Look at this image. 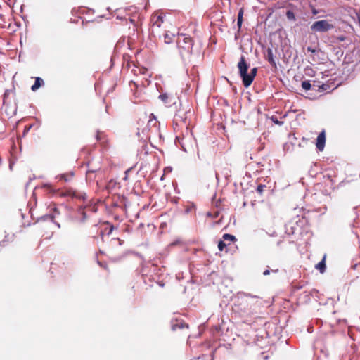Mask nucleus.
<instances>
[{
    "label": "nucleus",
    "instance_id": "obj_11",
    "mask_svg": "<svg viewBox=\"0 0 360 360\" xmlns=\"http://www.w3.org/2000/svg\"><path fill=\"white\" fill-rule=\"evenodd\" d=\"M105 225V229H101L99 233L102 239L103 238L104 233H106V234L109 236L112 233V232L114 229V226L112 225H110L109 223H106Z\"/></svg>",
    "mask_w": 360,
    "mask_h": 360
},
{
    "label": "nucleus",
    "instance_id": "obj_25",
    "mask_svg": "<svg viewBox=\"0 0 360 360\" xmlns=\"http://www.w3.org/2000/svg\"><path fill=\"white\" fill-rule=\"evenodd\" d=\"M184 327H188V325L184 323H177L172 326V330H174L176 328H183Z\"/></svg>",
    "mask_w": 360,
    "mask_h": 360
},
{
    "label": "nucleus",
    "instance_id": "obj_4",
    "mask_svg": "<svg viewBox=\"0 0 360 360\" xmlns=\"http://www.w3.org/2000/svg\"><path fill=\"white\" fill-rule=\"evenodd\" d=\"M164 22V16L162 15L154 14L150 19L151 33L155 37L161 38V33L159 30Z\"/></svg>",
    "mask_w": 360,
    "mask_h": 360
},
{
    "label": "nucleus",
    "instance_id": "obj_35",
    "mask_svg": "<svg viewBox=\"0 0 360 360\" xmlns=\"http://www.w3.org/2000/svg\"><path fill=\"white\" fill-rule=\"evenodd\" d=\"M96 139H97L98 140L101 139V135H100L99 134H98L96 135Z\"/></svg>",
    "mask_w": 360,
    "mask_h": 360
},
{
    "label": "nucleus",
    "instance_id": "obj_37",
    "mask_svg": "<svg viewBox=\"0 0 360 360\" xmlns=\"http://www.w3.org/2000/svg\"><path fill=\"white\" fill-rule=\"evenodd\" d=\"M150 137H151V134H148L147 135V138H148L149 139H150Z\"/></svg>",
    "mask_w": 360,
    "mask_h": 360
},
{
    "label": "nucleus",
    "instance_id": "obj_15",
    "mask_svg": "<svg viewBox=\"0 0 360 360\" xmlns=\"http://www.w3.org/2000/svg\"><path fill=\"white\" fill-rule=\"evenodd\" d=\"M316 269L319 270L321 273H323L326 271V256L323 257L321 261H320L316 266Z\"/></svg>",
    "mask_w": 360,
    "mask_h": 360
},
{
    "label": "nucleus",
    "instance_id": "obj_29",
    "mask_svg": "<svg viewBox=\"0 0 360 360\" xmlns=\"http://www.w3.org/2000/svg\"><path fill=\"white\" fill-rule=\"evenodd\" d=\"M226 245L224 240H220L218 243V248L219 250L222 251Z\"/></svg>",
    "mask_w": 360,
    "mask_h": 360
},
{
    "label": "nucleus",
    "instance_id": "obj_36",
    "mask_svg": "<svg viewBox=\"0 0 360 360\" xmlns=\"http://www.w3.org/2000/svg\"><path fill=\"white\" fill-rule=\"evenodd\" d=\"M55 224L57 225V226H58V228H60V224H59L58 223L55 222Z\"/></svg>",
    "mask_w": 360,
    "mask_h": 360
},
{
    "label": "nucleus",
    "instance_id": "obj_23",
    "mask_svg": "<svg viewBox=\"0 0 360 360\" xmlns=\"http://www.w3.org/2000/svg\"><path fill=\"white\" fill-rule=\"evenodd\" d=\"M159 98L165 103H168V98H169V96L167 95V94L166 93H164V94H162L159 96Z\"/></svg>",
    "mask_w": 360,
    "mask_h": 360
},
{
    "label": "nucleus",
    "instance_id": "obj_12",
    "mask_svg": "<svg viewBox=\"0 0 360 360\" xmlns=\"http://www.w3.org/2000/svg\"><path fill=\"white\" fill-rule=\"evenodd\" d=\"M266 60L271 64V66L276 68V63L274 57L273 51L270 49L267 50Z\"/></svg>",
    "mask_w": 360,
    "mask_h": 360
},
{
    "label": "nucleus",
    "instance_id": "obj_17",
    "mask_svg": "<svg viewBox=\"0 0 360 360\" xmlns=\"http://www.w3.org/2000/svg\"><path fill=\"white\" fill-rule=\"evenodd\" d=\"M44 81L40 77H37L34 84L32 86L31 89L33 91L37 90L41 85H43Z\"/></svg>",
    "mask_w": 360,
    "mask_h": 360
},
{
    "label": "nucleus",
    "instance_id": "obj_16",
    "mask_svg": "<svg viewBox=\"0 0 360 360\" xmlns=\"http://www.w3.org/2000/svg\"><path fill=\"white\" fill-rule=\"evenodd\" d=\"M163 37L164 41L165 44H169L172 42L173 38L174 37V34L169 33L168 32H165L162 34H161V37Z\"/></svg>",
    "mask_w": 360,
    "mask_h": 360
},
{
    "label": "nucleus",
    "instance_id": "obj_22",
    "mask_svg": "<svg viewBox=\"0 0 360 360\" xmlns=\"http://www.w3.org/2000/svg\"><path fill=\"white\" fill-rule=\"evenodd\" d=\"M223 239H224V241L225 240L233 241V240H236V238L233 235H231V234H229V233H225L223 236Z\"/></svg>",
    "mask_w": 360,
    "mask_h": 360
},
{
    "label": "nucleus",
    "instance_id": "obj_33",
    "mask_svg": "<svg viewBox=\"0 0 360 360\" xmlns=\"http://www.w3.org/2000/svg\"><path fill=\"white\" fill-rule=\"evenodd\" d=\"M307 50L308 52H311V53H316L317 51V50H316L315 49L312 48L311 46H308L307 48Z\"/></svg>",
    "mask_w": 360,
    "mask_h": 360
},
{
    "label": "nucleus",
    "instance_id": "obj_18",
    "mask_svg": "<svg viewBox=\"0 0 360 360\" xmlns=\"http://www.w3.org/2000/svg\"><path fill=\"white\" fill-rule=\"evenodd\" d=\"M243 11L241 8L238 14V18H237V25L238 27V29H240L242 23H243Z\"/></svg>",
    "mask_w": 360,
    "mask_h": 360
},
{
    "label": "nucleus",
    "instance_id": "obj_21",
    "mask_svg": "<svg viewBox=\"0 0 360 360\" xmlns=\"http://www.w3.org/2000/svg\"><path fill=\"white\" fill-rule=\"evenodd\" d=\"M286 17L290 20L295 21L296 20L295 15L293 11H292L290 10L287 11V12H286Z\"/></svg>",
    "mask_w": 360,
    "mask_h": 360
},
{
    "label": "nucleus",
    "instance_id": "obj_30",
    "mask_svg": "<svg viewBox=\"0 0 360 360\" xmlns=\"http://www.w3.org/2000/svg\"><path fill=\"white\" fill-rule=\"evenodd\" d=\"M51 210L53 212L52 218H54L55 217H56L57 215H58L60 214V212H59L58 209L56 207L55 205H53V207L51 208Z\"/></svg>",
    "mask_w": 360,
    "mask_h": 360
},
{
    "label": "nucleus",
    "instance_id": "obj_1",
    "mask_svg": "<svg viewBox=\"0 0 360 360\" xmlns=\"http://www.w3.org/2000/svg\"><path fill=\"white\" fill-rule=\"evenodd\" d=\"M238 68L239 70V75L242 78L243 84L245 87L248 88L252 83L254 78L255 77L257 72V68L251 69L250 72L248 73L249 68V64L246 62L245 56H242L238 63Z\"/></svg>",
    "mask_w": 360,
    "mask_h": 360
},
{
    "label": "nucleus",
    "instance_id": "obj_8",
    "mask_svg": "<svg viewBox=\"0 0 360 360\" xmlns=\"http://www.w3.org/2000/svg\"><path fill=\"white\" fill-rule=\"evenodd\" d=\"M86 218V213L82 207H79L71 217L72 221L80 224L84 223Z\"/></svg>",
    "mask_w": 360,
    "mask_h": 360
},
{
    "label": "nucleus",
    "instance_id": "obj_19",
    "mask_svg": "<svg viewBox=\"0 0 360 360\" xmlns=\"http://www.w3.org/2000/svg\"><path fill=\"white\" fill-rule=\"evenodd\" d=\"M42 187L46 188L48 192L50 193L56 194L58 193V191L54 189L50 184H44Z\"/></svg>",
    "mask_w": 360,
    "mask_h": 360
},
{
    "label": "nucleus",
    "instance_id": "obj_6",
    "mask_svg": "<svg viewBox=\"0 0 360 360\" xmlns=\"http://www.w3.org/2000/svg\"><path fill=\"white\" fill-rule=\"evenodd\" d=\"M259 307L257 302H252L246 300L244 302V307L240 308V311L248 316H250L255 313L257 308Z\"/></svg>",
    "mask_w": 360,
    "mask_h": 360
},
{
    "label": "nucleus",
    "instance_id": "obj_2",
    "mask_svg": "<svg viewBox=\"0 0 360 360\" xmlns=\"http://www.w3.org/2000/svg\"><path fill=\"white\" fill-rule=\"evenodd\" d=\"M175 143L176 146L179 145L185 152H188L193 149L195 140L188 127H186L185 132L181 136L176 137Z\"/></svg>",
    "mask_w": 360,
    "mask_h": 360
},
{
    "label": "nucleus",
    "instance_id": "obj_27",
    "mask_svg": "<svg viewBox=\"0 0 360 360\" xmlns=\"http://www.w3.org/2000/svg\"><path fill=\"white\" fill-rule=\"evenodd\" d=\"M266 188V186L265 185H263V184H259L257 186V192L259 194H262L264 188Z\"/></svg>",
    "mask_w": 360,
    "mask_h": 360
},
{
    "label": "nucleus",
    "instance_id": "obj_9",
    "mask_svg": "<svg viewBox=\"0 0 360 360\" xmlns=\"http://www.w3.org/2000/svg\"><path fill=\"white\" fill-rule=\"evenodd\" d=\"M58 195L60 197H63V198L70 196V197L75 198L82 199L83 200H84L86 199V193H77L76 191H74L72 190H68L65 192H60L58 193Z\"/></svg>",
    "mask_w": 360,
    "mask_h": 360
},
{
    "label": "nucleus",
    "instance_id": "obj_38",
    "mask_svg": "<svg viewBox=\"0 0 360 360\" xmlns=\"http://www.w3.org/2000/svg\"><path fill=\"white\" fill-rule=\"evenodd\" d=\"M271 271H272V272H278V269L272 270Z\"/></svg>",
    "mask_w": 360,
    "mask_h": 360
},
{
    "label": "nucleus",
    "instance_id": "obj_31",
    "mask_svg": "<svg viewBox=\"0 0 360 360\" xmlns=\"http://www.w3.org/2000/svg\"><path fill=\"white\" fill-rule=\"evenodd\" d=\"M241 295H243L244 297H251V298H253V299H257L259 298L258 296L257 295H251L250 293H248V292H242Z\"/></svg>",
    "mask_w": 360,
    "mask_h": 360
},
{
    "label": "nucleus",
    "instance_id": "obj_7",
    "mask_svg": "<svg viewBox=\"0 0 360 360\" xmlns=\"http://www.w3.org/2000/svg\"><path fill=\"white\" fill-rule=\"evenodd\" d=\"M187 112L184 110H178L174 117L173 122L176 125H183L186 129L187 125Z\"/></svg>",
    "mask_w": 360,
    "mask_h": 360
},
{
    "label": "nucleus",
    "instance_id": "obj_10",
    "mask_svg": "<svg viewBox=\"0 0 360 360\" xmlns=\"http://www.w3.org/2000/svg\"><path fill=\"white\" fill-rule=\"evenodd\" d=\"M326 143V135L325 132H321L316 139V148L319 150L322 151L324 148Z\"/></svg>",
    "mask_w": 360,
    "mask_h": 360
},
{
    "label": "nucleus",
    "instance_id": "obj_32",
    "mask_svg": "<svg viewBox=\"0 0 360 360\" xmlns=\"http://www.w3.org/2000/svg\"><path fill=\"white\" fill-rule=\"evenodd\" d=\"M116 184V182L111 180L108 182V185H107V188H112L113 186H115Z\"/></svg>",
    "mask_w": 360,
    "mask_h": 360
},
{
    "label": "nucleus",
    "instance_id": "obj_20",
    "mask_svg": "<svg viewBox=\"0 0 360 360\" xmlns=\"http://www.w3.org/2000/svg\"><path fill=\"white\" fill-rule=\"evenodd\" d=\"M302 87L305 91H308L311 89V84L309 81L305 80L302 82Z\"/></svg>",
    "mask_w": 360,
    "mask_h": 360
},
{
    "label": "nucleus",
    "instance_id": "obj_24",
    "mask_svg": "<svg viewBox=\"0 0 360 360\" xmlns=\"http://www.w3.org/2000/svg\"><path fill=\"white\" fill-rule=\"evenodd\" d=\"M271 121H272L274 124H277V125L281 126V125H283V121H279V120H278V117H277L276 116H274V115L271 116Z\"/></svg>",
    "mask_w": 360,
    "mask_h": 360
},
{
    "label": "nucleus",
    "instance_id": "obj_34",
    "mask_svg": "<svg viewBox=\"0 0 360 360\" xmlns=\"http://www.w3.org/2000/svg\"><path fill=\"white\" fill-rule=\"evenodd\" d=\"M270 274V270L269 269H266L264 272H263V275L264 276H267V275H269Z\"/></svg>",
    "mask_w": 360,
    "mask_h": 360
},
{
    "label": "nucleus",
    "instance_id": "obj_13",
    "mask_svg": "<svg viewBox=\"0 0 360 360\" xmlns=\"http://www.w3.org/2000/svg\"><path fill=\"white\" fill-rule=\"evenodd\" d=\"M73 176H74V172H71L69 174H62L58 175L56 177V179L59 181L63 180V181L67 182V181H70V179L72 178Z\"/></svg>",
    "mask_w": 360,
    "mask_h": 360
},
{
    "label": "nucleus",
    "instance_id": "obj_5",
    "mask_svg": "<svg viewBox=\"0 0 360 360\" xmlns=\"http://www.w3.org/2000/svg\"><path fill=\"white\" fill-rule=\"evenodd\" d=\"M333 28V25L330 24L326 20H321L314 22L311 26V30L314 32H325Z\"/></svg>",
    "mask_w": 360,
    "mask_h": 360
},
{
    "label": "nucleus",
    "instance_id": "obj_3",
    "mask_svg": "<svg viewBox=\"0 0 360 360\" xmlns=\"http://www.w3.org/2000/svg\"><path fill=\"white\" fill-rule=\"evenodd\" d=\"M177 45L179 52L183 57L191 54L193 41L191 37L185 34H179L177 37Z\"/></svg>",
    "mask_w": 360,
    "mask_h": 360
},
{
    "label": "nucleus",
    "instance_id": "obj_28",
    "mask_svg": "<svg viewBox=\"0 0 360 360\" xmlns=\"http://www.w3.org/2000/svg\"><path fill=\"white\" fill-rule=\"evenodd\" d=\"M329 89V86L326 84H323L321 86H319V91H328Z\"/></svg>",
    "mask_w": 360,
    "mask_h": 360
},
{
    "label": "nucleus",
    "instance_id": "obj_26",
    "mask_svg": "<svg viewBox=\"0 0 360 360\" xmlns=\"http://www.w3.org/2000/svg\"><path fill=\"white\" fill-rule=\"evenodd\" d=\"M99 169V167H89L86 172V175L89 176L91 174L95 173L96 171Z\"/></svg>",
    "mask_w": 360,
    "mask_h": 360
},
{
    "label": "nucleus",
    "instance_id": "obj_14",
    "mask_svg": "<svg viewBox=\"0 0 360 360\" xmlns=\"http://www.w3.org/2000/svg\"><path fill=\"white\" fill-rule=\"evenodd\" d=\"M148 125H152L153 127V129L152 130H154V132H158V122L156 120L155 117L153 114H151L150 116V120H148Z\"/></svg>",
    "mask_w": 360,
    "mask_h": 360
}]
</instances>
